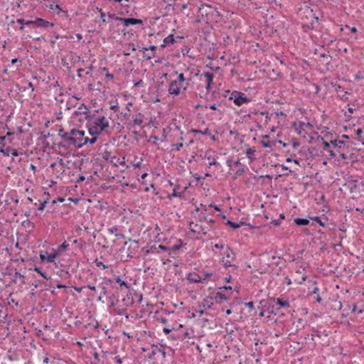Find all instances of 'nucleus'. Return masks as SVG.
Instances as JSON below:
<instances>
[{"instance_id":"nucleus-1","label":"nucleus","mask_w":364,"mask_h":364,"mask_svg":"<svg viewBox=\"0 0 364 364\" xmlns=\"http://www.w3.org/2000/svg\"><path fill=\"white\" fill-rule=\"evenodd\" d=\"M100 109H95L90 115H86L84 119L86 121V127L89 134L94 135H100L107 128L109 127V124L107 118L104 115H97Z\"/></svg>"},{"instance_id":"nucleus-2","label":"nucleus","mask_w":364,"mask_h":364,"mask_svg":"<svg viewBox=\"0 0 364 364\" xmlns=\"http://www.w3.org/2000/svg\"><path fill=\"white\" fill-rule=\"evenodd\" d=\"M85 132L83 130L77 129H71L68 134L64 136V139L59 141L57 144L59 149H64L68 150L69 149H80L82 144H80V139L85 135Z\"/></svg>"},{"instance_id":"nucleus-3","label":"nucleus","mask_w":364,"mask_h":364,"mask_svg":"<svg viewBox=\"0 0 364 364\" xmlns=\"http://www.w3.org/2000/svg\"><path fill=\"white\" fill-rule=\"evenodd\" d=\"M198 12L203 20L208 24L218 23L222 18V15L217 8L209 4L201 5Z\"/></svg>"},{"instance_id":"nucleus-4","label":"nucleus","mask_w":364,"mask_h":364,"mask_svg":"<svg viewBox=\"0 0 364 364\" xmlns=\"http://www.w3.org/2000/svg\"><path fill=\"white\" fill-rule=\"evenodd\" d=\"M68 92H60L58 96H55V100L60 109H64L65 110H69L72 107H75L79 104L78 101L82 98L78 94L66 95Z\"/></svg>"},{"instance_id":"nucleus-5","label":"nucleus","mask_w":364,"mask_h":364,"mask_svg":"<svg viewBox=\"0 0 364 364\" xmlns=\"http://www.w3.org/2000/svg\"><path fill=\"white\" fill-rule=\"evenodd\" d=\"M103 284L109 286L110 289L112 291V293H116L117 295L119 294L120 291H124L125 293L130 287L128 282L122 280L119 276L109 279L105 277Z\"/></svg>"},{"instance_id":"nucleus-6","label":"nucleus","mask_w":364,"mask_h":364,"mask_svg":"<svg viewBox=\"0 0 364 364\" xmlns=\"http://www.w3.org/2000/svg\"><path fill=\"white\" fill-rule=\"evenodd\" d=\"M229 100H232L237 106H241L250 102V99L246 97L244 92H230Z\"/></svg>"},{"instance_id":"nucleus-7","label":"nucleus","mask_w":364,"mask_h":364,"mask_svg":"<svg viewBox=\"0 0 364 364\" xmlns=\"http://www.w3.org/2000/svg\"><path fill=\"white\" fill-rule=\"evenodd\" d=\"M90 107L85 104H80V106L77 107V109L72 114L71 118L73 122H76L77 117L79 116L84 115V117H85L86 115H90L92 111H90Z\"/></svg>"},{"instance_id":"nucleus-8","label":"nucleus","mask_w":364,"mask_h":364,"mask_svg":"<svg viewBox=\"0 0 364 364\" xmlns=\"http://www.w3.org/2000/svg\"><path fill=\"white\" fill-rule=\"evenodd\" d=\"M160 92H143L141 95V97L143 99L144 102L155 103L156 102H161L164 99L161 98L159 96Z\"/></svg>"},{"instance_id":"nucleus-9","label":"nucleus","mask_w":364,"mask_h":364,"mask_svg":"<svg viewBox=\"0 0 364 364\" xmlns=\"http://www.w3.org/2000/svg\"><path fill=\"white\" fill-rule=\"evenodd\" d=\"M116 21H121L123 23L124 26L125 28L128 27L130 25H141L143 24V21L138 18H115Z\"/></svg>"},{"instance_id":"nucleus-10","label":"nucleus","mask_w":364,"mask_h":364,"mask_svg":"<svg viewBox=\"0 0 364 364\" xmlns=\"http://www.w3.org/2000/svg\"><path fill=\"white\" fill-rule=\"evenodd\" d=\"M352 92H345L343 95H338V97L344 102H348V106L352 105L354 107H360L363 105L362 102H360L358 100H350L348 95Z\"/></svg>"},{"instance_id":"nucleus-11","label":"nucleus","mask_w":364,"mask_h":364,"mask_svg":"<svg viewBox=\"0 0 364 364\" xmlns=\"http://www.w3.org/2000/svg\"><path fill=\"white\" fill-rule=\"evenodd\" d=\"M178 80L179 82V87H172L171 86L168 91H180L181 88H183L184 90H186V87L184 86V84L188 85L191 81V79H185L183 74L181 73L178 77Z\"/></svg>"},{"instance_id":"nucleus-12","label":"nucleus","mask_w":364,"mask_h":364,"mask_svg":"<svg viewBox=\"0 0 364 364\" xmlns=\"http://www.w3.org/2000/svg\"><path fill=\"white\" fill-rule=\"evenodd\" d=\"M204 158L210 161L208 164L209 168L211 166H219V164L216 161L217 156H215V151L213 149H208L205 152Z\"/></svg>"},{"instance_id":"nucleus-13","label":"nucleus","mask_w":364,"mask_h":364,"mask_svg":"<svg viewBox=\"0 0 364 364\" xmlns=\"http://www.w3.org/2000/svg\"><path fill=\"white\" fill-rule=\"evenodd\" d=\"M34 24L37 26V27L46 29L48 27H53L54 23L52 22H50L46 19H43L42 18H36L34 19Z\"/></svg>"},{"instance_id":"nucleus-14","label":"nucleus","mask_w":364,"mask_h":364,"mask_svg":"<svg viewBox=\"0 0 364 364\" xmlns=\"http://www.w3.org/2000/svg\"><path fill=\"white\" fill-rule=\"evenodd\" d=\"M271 301L276 303L277 306H279V308H289L290 307L289 301L287 298H283V297H278V298H272L270 299Z\"/></svg>"},{"instance_id":"nucleus-15","label":"nucleus","mask_w":364,"mask_h":364,"mask_svg":"<svg viewBox=\"0 0 364 364\" xmlns=\"http://www.w3.org/2000/svg\"><path fill=\"white\" fill-rule=\"evenodd\" d=\"M214 75L210 72H204L200 75V80H204L206 82L205 88L209 90L210 88L211 83L213 82Z\"/></svg>"},{"instance_id":"nucleus-16","label":"nucleus","mask_w":364,"mask_h":364,"mask_svg":"<svg viewBox=\"0 0 364 364\" xmlns=\"http://www.w3.org/2000/svg\"><path fill=\"white\" fill-rule=\"evenodd\" d=\"M225 225H227V226H229L231 228H232L233 230H236L243 225H248L251 229L254 228V226L250 225V224H246L245 222L243 221H240L239 223H235V222H233L232 220H228L225 223Z\"/></svg>"},{"instance_id":"nucleus-17","label":"nucleus","mask_w":364,"mask_h":364,"mask_svg":"<svg viewBox=\"0 0 364 364\" xmlns=\"http://www.w3.org/2000/svg\"><path fill=\"white\" fill-rule=\"evenodd\" d=\"M310 215H308L307 218H296L294 219V223L296 226H307L311 225V219H309Z\"/></svg>"},{"instance_id":"nucleus-18","label":"nucleus","mask_w":364,"mask_h":364,"mask_svg":"<svg viewBox=\"0 0 364 364\" xmlns=\"http://www.w3.org/2000/svg\"><path fill=\"white\" fill-rule=\"evenodd\" d=\"M90 135L92 136L91 138L87 136L85 137L84 135L82 137V139H80V144H82V147L87 143H90L91 145H92L97 141V136L99 135H94V134H90Z\"/></svg>"},{"instance_id":"nucleus-19","label":"nucleus","mask_w":364,"mask_h":364,"mask_svg":"<svg viewBox=\"0 0 364 364\" xmlns=\"http://www.w3.org/2000/svg\"><path fill=\"white\" fill-rule=\"evenodd\" d=\"M210 299H215L217 303H220L223 301H227L229 299V296H227L222 290H218L215 296H211Z\"/></svg>"},{"instance_id":"nucleus-20","label":"nucleus","mask_w":364,"mask_h":364,"mask_svg":"<svg viewBox=\"0 0 364 364\" xmlns=\"http://www.w3.org/2000/svg\"><path fill=\"white\" fill-rule=\"evenodd\" d=\"M187 280H188L191 283H200V272H189L186 276Z\"/></svg>"},{"instance_id":"nucleus-21","label":"nucleus","mask_w":364,"mask_h":364,"mask_svg":"<svg viewBox=\"0 0 364 364\" xmlns=\"http://www.w3.org/2000/svg\"><path fill=\"white\" fill-rule=\"evenodd\" d=\"M138 116H139L140 118H133V122L127 123V127L129 129H131L132 128L134 127L135 125L139 126L142 124L144 115L141 113L139 112Z\"/></svg>"},{"instance_id":"nucleus-22","label":"nucleus","mask_w":364,"mask_h":364,"mask_svg":"<svg viewBox=\"0 0 364 364\" xmlns=\"http://www.w3.org/2000/svg\"><path fill=\"white\" fill-rule=\"evenodd\" d=\"M110 163L114 166H117L118 164H120L122 166H124L126 167V168H129V166L126 164V162H125V157H123L122 158V160H121L119 158H118L117 156H114L111 158V160H110Z\"/></svg>"},{"instance_id":"nucleus-23","label":"nucleus","mask_w":364,"mask_h":364,"mask_svg":"<svg viewBox=\"0 0 364 364\" xmlns=\"http://www.w3.org/2000/svg\"><path fill=\"white\" fill-rule=\"evenodd\" d=\"M309 219L312 221L311 223V225H314L315 223L318 224L320 226L323 228H326V223L322 220V217L321 216H309Z\"/></svg>"},{"instance_id":"nucleus-24","label":"nucleus","mask_w":364,"mask_h":364,"mask_svg":"<svg viewBox=\"0 0 364 364\" xmlns=\"http://www.w3.org/2000/svg\"><path fill=\"white\" fill-rule=\"evenodd\" d=\"M269 136L266 134L262 136V140L261 141V145L264 148H272L273 144L277 143L276 141H270L269 140Z\"/></svg>"},{"instance_id":"nucleus-25","label":"nucleus","mask_w":364,"mask_h":364,"mask_svg":"<svg viewBox=\"0 0 364 364\" xmlns=\"http://www.w3.org/2000/svg\"><path fill=\"white\" fill-rule=\"evenodd\" d=\"M16 22L21 24L19 27L20 31H23L24 29V26H30L34 24V20H25L24 18H17Z\"/></svg>"},{"instance_id":"nucleus-26","label":"nucleus","mask_w":364,"mask_h":364,"mask_svg":"<svg viewBox=\"0 0 364 364\" xmlns=\"http://www.w3.org/2000/svg\"><path fill=\"white\" fill-rule=\"evenodd\" d=\"M267 311H268L269 314H274V315L282 314L280 308L277 307L274 305L271 304H269L267 306Z\"/></svg>"},{"instance_id":"nucleus-27","label":"nucleus","mask_w":364,"mask_h":364,"mask_svg":"<svg viewBox=\"0 0 364 364\" xmlns=\"http://www.w3.org/2000/svg\"><path fill=\"white\" fill-rule=\"evenodd\" d=\"M316 284H317V282H314L315 287H314L312 291L311 292V294H314V295L315 294L316 296H314V299H315L317 303L321 304L322 302L323 299H322L321 296L318 294L319 289L316 286Z\"/></svg>"},{"instance_id":"nucleus-28","label":"nucleus","mask_w":364,"mask_h":364,"mask_svg":"<svg viewBox=\"0 0 364 364\" xmlns=\"http://www.w3.org/2000/svg\"><path fill=\"white\" fill-rule=\"evenodd\" d=\"M176 43L175 37L173 34L168 35L164 39L163 44L161 46V48H164L168 44H174Z\"/></svg>"},{"instance_id":"nucleus-29","label":"nucleus","mask_w":364,"mask_h":364,"mask_svg":"<svg viewBox=\"0 0 364 364\" xmlns=\"http://www.w3.org/2000/svg\"><path fill=\"white\" fill-rule=\"evenodd\" d=\"M43 196H46V198H44L43 201H39L40 202V204H39V206L38 208V210H43L46 204L48 203V200H49V198H50V194L48 192H44L43 193Z\"/></svg>"},{"instance_id":"nucleus-30","label":"nucleus","mask_w":364,"mask_h":364,"mask_svg":"<svg viewBox=\"0 0 364 364\" xmlns=\"http://www.w3.org/2000/svg\"><path fill=\"white\" fill-rule=\"evenodd\" d=\"M114 311L116 315L125 316L126 318H129V315L127 314V309L123 306H117L114 308Z\"/></svg>"},{"instance_id":"nucleus-31","label":"nucleus","mask_w":364,"mask_h":364,"mask_svg":"<svg viewBox=\"0 0 364 364\" xmlns=\"http://www.w3.org/2000/svg\"><path fill=\"white\" fill-rule=\"evenodd\" d=\"M33 270L38 272L41 277H43L45 279L48 280L51 279L50 275H49L46 272L42 270V269L39 267L35 266Z\"/></svg>"},{"instance_id":"nucleus-32","label":"nucleus","mask_w":364,"mask_h":364,"mask_svg":"<svg viewBox=\"0 0 364 364\" xmlns=\"http://www.w3.org/2000/svg\"><path fill=\"white\" fill-rule=\"evenodd\" d=\"M94 352L92 353L93 360L90 361V364H103L104 362H101L100 358V355L96 351L95 348H93Z\"/></svg>"},{"instance_id":"nucleus-33","label":"nucleus","mask_w":364,"mask_h":364,"mask_svg":"<svg viewBox=\"0 0 364 364\" xmlns=\"http://www.w3.org/2000/svg\"><path fill=\"white\" fill-rule=\"evenodd\" d=\"M191 132L193 133V134H203V135H205V136H210V131L208 128H205V129L203 130H201V129H192L191 130Z\"/></svg>"},{"instance_id":"nucleus-34","label":"nucleus","mask_w":364,"mask_h":364,"mask_svg":"<svg viewBox=\"0 0 364 364\" xmlns=\"http://www.w3.org/2000/svg\"><path fill=\"white\" fill-rule=\"evenodd\" d=\"M223 255L226 257V259H234L235 254L232 250L227 246L226 249L223 252Z\"/></svg>"},{"instance_id":"nucleus-35","label":"nucleus","mask_w":364,"mask_h":364,"mask_svg":"<svg viewBox=\"0 0 364 364\" xmlns=\"http://www.w3.org/2000/svg\"><path fill=\"white\" fill-rule=\"evenodd\" d=\"M91 162H92L96 166H100L101 168H102L104 166L103 161L100 155L93 156L91 159Z\"/></svg>"},{"instance_id":"nucleus-36","label":"nucleus","mask_w":364,"mask_h":364,"mask_svg":"<svg viewBox=\"0 0 364 364\" xmlns=\"http://www.w3.org/2000/svg\"><path fill=\"white\" fill-rule=\"evenodd\" d=\"M119 296V295H117V294H116V293H112V294L109 295L108 299L110 301L111 306H114L118 303Z\"/></svg>"},{"instance_id":"nucleus-37","label":"nucleus","mask_w":364,"mask_h":364,"mask_svg":"<svg viewBox=\"0 0 364 364\" xmlns=\"http://www.w3.org/2000/svg\"><path fill=\"white\" fill-rule=\"evenodd\" d=\"M145 248H146V250L144 252L145 255H148L151 253H159L158 246L156 247V245H149V246L146 247Z\"/></svg>"},{"instance_id":"nucleus-38","label":"nucleus","mask_w":364,"mask_h":364,"mask_svg":"<svg viewBox=\"0 0 364 364\" xmlns=\"http://www.w3.org/2000/svg\"><path fill=\"white\" fill-rule=\"evenodd\" d=\"M246 170H247V168H246V166L245 165H242V167L239 168L232 176V179L233 180H235L237 179L239 176L243 175L244 173H246Z\"/></svg>"},{"instance_id":"nucleus-39","label":"nucleus","mask_w":364,"mask_h":364,"mask_svg":"<svg viewBox=\"0 0 364 364\" xmlns=\"http://www.w3.org/2000/svg\"><path fill=\"white\" fill-rule=\"evenodd\" d=\"M304 122L301 121L299 122V123H297L296 122H293L291 123V126L294 127L295 130L297 132V134L299 135L301 134V129L304 127Z\"/></svg>"},{"instance_id":"nucleus-40","label":"nucleus","mask_w":364,"mask_h":364,"mask_svg":"<svg viewBox=\"0 0 364 364\" xmlns=\"http://www.w3.org/2000/svg\"><path fill=\"white\" fill-rule=\"evenodd\" d=\"M213 304V303L210 302L208 299H204L198 307L209 309L212 307Z\"/></svg>"},{"instance_id":"nucleus-41","label":"nucleus","mask_w":364,"mask_h":364,"mask_svg":"<svg viewBox=\"0 0 364 364\" xmlns=\"http://www.w3.org/2000/svg\"><path fill=\"white\" fill-rule=\"evenodd\" d=\"M200 274V282L203 283L207 281L208 279L211 277L213 273L211 272H205L203 270L199 272Z\"/></svg>"},{"instance_id":"nucleus-42","label":"nucleus","mask_w":364,"mask_h":364,"mask_svg":"<svg viewBox=\"0 0 364 364\" xmlns=\"http://www.w3.org/2000/svg\"><path fill=\"white\" fill-rule=\"evenodd\" d=\"M331 144L333 147H338L339 149L341 148V146H344L346 145L344 141L337 139H331Z\"/></svg>"},{"instance_id":"nucleus-43","label":"nucleus","mask_w":364,"mask_h":364,"mask_svg":"<svg viewBox=\"0 0 364 364\" xmlns=\"http://www.w3.org/2000/svg\"><path fill=\"white\" fill-rule=\"evenodd\" d=\"M181 53L183 54V55H186L188 56V58H191V59H194L195 58V56L191 53V48L187 47V46H184V48H181Z\"/></svg>"},{"instance_id":"nucleus-44","label":"nucleus","mask_w":364,"mask_h":364,"mask_svg":"<svg viewBox=\"0 0 364 364\" xmlns=\"http://www.w3.org/2000/svg\"><path fill=\"white\" fill-rule=\"evenodd\" d=\"M10 146H6L5 144H3L1 146H0V152L3 154L5 156H9L10 155Z\"/></svg>"},{"instance_id":"nucleus-45","label":"nucleus","mask_w":364,"mask_h":364,"mask_svg":"<svg viewBox=\"0 0 364 364\" xmlns=\"http://www.w3.org/2000/svg\"><path fill=\"white\" fill-rule=\"evenodd\" d=\"M53 254H51V255H48V257H46L47 258V262L53 263V262H55V258L57 257L58 253L54 249H53Z\"/></svg>"},{"instance_id":"nucleus-46","label":"nucleus","mask_w":364,"mask_h":364,"mask_svg":"<svg viewBox=\"0 0 364 364\" xmlns=\"http://www.w3.org/2000/svg\"><path fill=\"white\" fill-rule=\"evenodd\" d=\"M199 220L200 221H205L208 223H215V221L212 218H208V215H205V214H200L199 215Z\"/></svg>"},{"instance_id":"nucleus-47","label":"nucleus","mask_w":364,"mask_h":364,"mask_svg":"<svg viewBox=\"0 0 364 364\" xmlns=\"http://www.w3.org/2000/svg\"><path fill=\"white\" fill-rule=\"evenodd\" d=\"M318 140H321L322 141V144L323 145V149L324 151H328L330 146L331 145V141L328 142L320 136H318Z\"/></svg>"},{"instance_id":"nucleus-48","label":"nucleus","mask_w":364,"mask_h":364,"mask_svg":"<svg viewBox=\"0 0 364 364\" xmlns=\"http://www.w3.org/2000/svg\"><path fill=\"white\" fill-rule=\"evenodd\" d=\"M103 295L107 296V298L112 294V291L110 289L109 286H105L102 287V292Z\"/></svg>"},{"instance_id":"nucleus-49","label":"nucleus","mask_w":364,"mask_h":364,"mask_svg":"<svg viewBox=\"0 0 364 364\" xmlns=\"http://www.w3.org/2000/svg\"><path fill=\"white\" fill-rule=\"evenodd\" d=\"M22 225L27 228H31V230H32L35 228L34 223L28 219L23 221Z\"/></svg>"},{"instance_id":"nucleus-50","label":"nucleus","mask_w":364,"mask_h":364,"mask_svg":"<svg viewBox=\"0 0 364 364\" xmlns=\"http://www.w3.org/2000/svg\"><path fill=\"white\" fill-rule=\"evenodd\" d=\"M68 246H69V244L66 241H64L61 245H60L58 247V250L56 251L59 254L60 252H62L64 250H65L68 247Z\"/></svg>"},{"instance_id":"nucleus-51","label":"nucleus","mask_w":364,"mask_h":364,"mask_svg":"<svg viewBox=\"0 0 364 364\" xmlns=\"http://www.w3.org/2000/svg\"><path fill=\"white\" fill-rule=\"evenodd\" d=\"M48 6L52 10L55 9L57 14H60L63 11L62 8L58 4H51Z\"/></svg>"},{"instance_id":"nucleus-52","label":"nucleus","mask_w":364,"mask_h":364,"mask_svg":"<svg viewBox=\"0 0 364 364\" xmlns=\"http://www.w3.org/2000/svg\"><path fill=\"white\" fill-rule=\"evenodd\" d=\"M216 92H200L199 96L200 98L208 99V97H214V95ZM220 94V92H217Z\"/></svg>"},{"instance_id":"nucleus-53","label":"nucleus","mask_w":364,"mask_h":364,"mask_svg":"<svg viewBox=\"0 0 364 364\" xmlns=\"http://www.w3.org/2000/svg\"><path fill=\"white\" fill-rule=\"evenodd\" d=\"M47 257H48V252L43 251V250L40 251L39 257H40L41 262H47V258H46Z\"/></svg>"},{"instance_id":"nucleus-54","label":"nucleus","mask_w":364,"mask_h":364,"mask_svg":"<svg viewBox=\"0 0 364 364\" xmlns=\"http://www.w3.org/2000/svg\"><path fill=\"white\" fill-rule=\"evenodd\" d=\"M255 151L254 149H251V148L247 149L245 154H246L247 158L250 159V160L255 159Z\"/></svg>"},{"instance_id":"nucleus-55","label":"nucleus","mask_w":364,"mask_h":364,"mask_svg":"<svg viewBox=\"0 0 364 364\" xmlns=\"http://www.w3.org/2000/svg\"><path fill=\"white\" fill-rule=\"evenodd\" d=\"M259 114L265 115V124L268 123L273 116V114H269V112L264 111L260 112Z\"/></svg>"},{"instance_id":"nucleus-56","label":"nucleus","mask_w":364,"mask_h":364,"mask_svg":"<svg viewBox=\"0 0 364 364\" xmlns=\"http://www.w3.org/2000/svg\"><path fill=\"white\" fill-rule=\"evenodd\" d=\"M152 348H156L159 352H160L164 358L166 357L165 347L161 345L160 347H158L156 345H152Z\"/></svg>"},{"instance_id":"nucleus-57","label":"nucleus","mask_w":364,"mask_h":364,"mask_svg":"<svg viewBox=\"0 0 364 364\" xmlns=\"http://www.w3.org/2000/svg\"><path fill=\"white\" fill-rule=\"evenodd\" d=\"M357 182V180H353L351 179L350 181H348L347 183H346L345 184H343V186H348V188L350 189V192L353 191V188L355 187V185L354 184L353 186H351V185H353L354 183Z\"/></svg>"},{"instance_id":"nucleus-58","label":"nucleus","mask_w":364,"mask_h":364,"mask_svg":"<svg viewBox=\"0 0 364 364\" xmlns=\"http://www.w3.org/2000/svg\"><path fill=\"white\" fill-rule=\"evenodd\" d=\"M363 79H364V72L360 70L355 75L354 80L358 82Z\"/></svg>"},{"instance_id":"nucleus-59","label":"nucleus","mask_w":364,"mask_h":364,"mask_svg":"<svg viewBox=\"0 0 364 364\" xmlns=\"http://www.w3.org/2000/svg\"><path fill=\"white\" fill-rule=\"evenodd\" d=\"M73 244L77 245L80 249H82L83 246L85 245V242L82 239L75 240Z\"/></svg>"},{"instance_id":"nucleus-60","label":"nucleus","mask_w":364,"mask_h":364,"mask_svg":"<svg viewBox=\"0 0 364 364\" xmlns=\"http://www.w3.org/2000/svg\"><path fill=\"white\" fill-rule=\"evenodd\" d=\"M204 108H210L212 110H216L217 106L215 103H209L208 102H205L204 103Z\"/></svg>"},{"instance_id":"nucleus-61","label":"nucleus","mask_w":364,"mask_h":364,"mask_svg":"<svg viewBox=\"0 0 364 364\" xmlns=\"http://www.w3.org/2000/svg\"><path fill=\"white\" fill-rule=\"evenodd\" d=\"M178 242H180L179 244L174 245L171 247H170L171 250L176 252V251H178L181 248V247L183 245L182 240L181 239H179Z\"/></svg>"},{"instance_id":"nucleus-62","label":"nucleus","mask_w":364,"mask_h":364,"mask_svg":"<svg viewBox=\"0 0 364 364\" xmlns=\"http://www.w3.org/2000/svg\"><path fill=\"white\" fill-rule=\"evenodd\" d=\"M157 47L156 46H151L149 48H143L141 50L148 51L151 50L152 52L153 57H155V53Z\"/></svg>"},{"instance_id":"nucleus-63","label":"nucleus","mask_w":364,"mask_h":364,"mask_svg":"<svg viewBox=\"0 0 364 364\" xmlns=\"http://www.w3.org/2000/svg\"><path fill=\"white\" fill-rule=\"evenodd\" d=\"M173 197V198H176V197H179V198H180V197H181V193L178 192V191H176V188H174V189L173 190V192H172L171 195H169V196H168V198L169 199H171Z\"/></svg>"},{"instance_id":"nucleus-64","label":"nucleus","mask_w":364,"mask_h":364,"mask_svg":"<svg viewBox=\"0 0 364 364\" xmlns=\"http://www.w3.org/2000/svg\"><path fill=\"white\" fill-rule=\"evenodd\" d=\"M85 120L84 119V115H82V116H79L77 117V121L76 122H73V123L75 124V126H78V127H80L82 122Z\"/></svg>"}]
</instances>
